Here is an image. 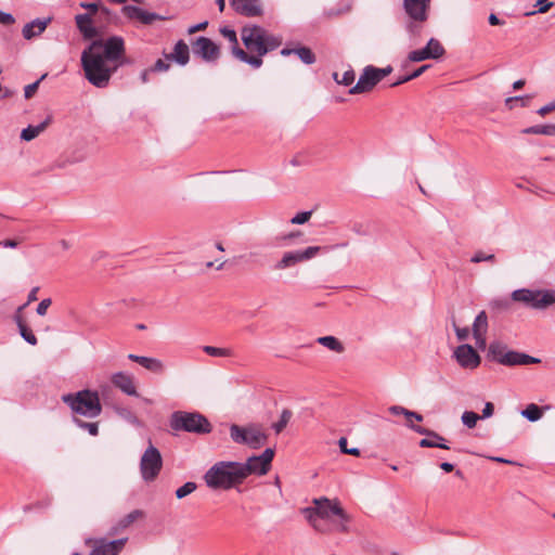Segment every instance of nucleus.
Returning a JSON list of instances; mask_svg holds the SVG:
<instances>
[{
	"instance_id": "obj_3",
	"label": "nucleus",
	"mask_w": 555,
	"mask_h": 555,
	"mask_svg": "<svg viewBox=\"0 0 555 555\" xmlns=\"http://www.w3.org/2000/svg\"><path fill=\"white\" fill-rule=\"evenodd\" d=\"M241 38L245 48L253 57H259L267 53L278 49L282 44V39L275 35L268 33L263 27L259 25H245L241 29Z\"/></svg>"
},
{
	"instance_id": "obj_34",
	"label": "nucleus",
	"mask_w": 555,
	"mask_h": 555,
	"mask_svg": "<svg viewBox=\"0 0 555 555\" xmlns=\"http://www.w3.org/2000/svg\"><path fill=\"white\" fill-rule=\"evenodd\" d=\"M294 54H296L300 61L307 65H311L315 62V54L308 47L299 46L295 48Z\"/></svg>"
},
{
	"instance_id": "obj_51",
	"label": "nucleus",
	"mask_w": 555,
	"mask_h": 555,
	"mask_svg": "<svg viewBox=\"0 0 555 555\" xmlns=\"http://www.w3.org/2000/svg\"><path fill=\"white\" fill-rule=\"evenodd\" d=\"M470 261L474 263H479L481 261L494 262L495 256L493 254H485L483 251H476L474 256L470 258Z\"/></svg>"
},
{
	"instance_id": "obj_56",
	"label": "nucleus",
	"mask_w": 555,
	"mask_h": 555,
	"mask_svg": "<svg viewBox=\"0 0 555 555\" xmlns=\"http://www.w3.org/2000/svg\"><path fill=\"white\" fill-rule=\"evenodd\" d=\"M27 307V304H24L22 306H20L17 308V310L15 311L14 315H13V320L14 322L16 323L17 327H21L23 325H25V321L23 319V315H22V311Z\"/></svg>"
},
{
	"instance_id": "obj_5",
	"label": "nucleus",
	"mask_w": 555,
	"mask_h": 555,
	"mask_svg": "<svg viewBox=\"0 0 555 555\" xmlns=\"http://www.w3.org/2000/svg\"><path fill=\"white\" fill-rule=\"evenodd\" d=\"M169 425L175 431L196 435H206L212 430L208 418L198 412L176 411L170 416Z\"/></svg>"
},
{
	"instance_id": "obj_58",
	"label": "nucleus",
	"mask_w": 555,
	"mask_h": 555,
	"mask_svg": "<svg viewBox=\"0 0 555 555\" xmlns=\"http://www.w3.org/2000/svg\"><path fill=\"white\" fill-rule=\"evenodd\" d=\"M80 7L86 9L91 16L96 14L100 9V4L96 2H81Z\"/></svg>"
},
{
	"instance_id": "obj_50",
	"label": "nucleus",
	"mask_w": 555,
	"mask_h": 555,
	"mask_svg": "<svg viewBox=\"0 0 555 555\" xmlns=\"http://www.w3.org/2000/svg\"><path fill=\"white\" fill-rule=\"evenodd\" d=\"M347 438L345 437H341L339 440H338V446L340 448V451L344 453V454H350V455H354V456H359L360 455V450L358 448H350V447H347Z\"/></svg>"
},
{
	"instance_id": "obj_60",
	"label": "nucleus",
	"mask_w": 555,
	"mask_h": 555,
	"mask_svg": "<svg viewBox=\"0 0 555 555\" xmlns=\"http://www.w3.org/2000/svg\"><path fill=\"white\" fill-rule=\"evenodd\" d=\"M374 72L376 73L379 81H382L386 76H388L392 72V67L390 65L384 68H377L374 66Z\"/></svg>"
},
{
	"instance_id": "obj_19",
	"label": "nucleus",
	"mask_w": 555,
	"mask_h": 555,
	"mask_svg": "<svg viewBox=\"0 0 555 555\" xmlns=\"http://www.w3.org/2000/svg\"><path fill=\"white\" fill-rule=\"evenodd\" d=\"M75 22L78 30L85 39H93L100 35L99 28L93 25L91 14H78L75 16Z\"/></svg>"
},
{
	"instance_id": "obj_49",
	"label": "nucleus",
	"mask_w": 555,
	"mask_h": 555,
	"mask_svg": "<svg viewBox=\"0 0 555 555\" xmlns=\"http://www.w3.org/2000/svg\"><path fill=\"white\" fill-rule=\"evenodd\" d=\"M242 466L247 468V470L244 474V480L251 474L261 476L260 473L257 469H260L259 462H249V457L245 463H242Z\"/></svg>"
},
{
	"instance_id": "obj_42",
	"label": "nucleus",
	"mask_w": 555,
	"mask_h": 555,
	"mask_svg": "<svg viewBox=\"0 0 555 555\" xmlns=\"http://www.w3.org/2000/svg\"><path fill=\"white\" fill-rule=\"evenodd\" d=\"M408 60L410 62L417 63V62H423L425 60H433V57H431L429 51H427V49L424 47L422 49L411 51L408 54Z\"/></svg>"
},
{
	"instance_id": "obj_64",
	"label": "nucleus",
	"mask_w": 555,
	"mask_h": 555,
	"mask_svg": "<svg viewBox=\"0 0 555 555\" xmlns=\"http://www.w3.org/2000/svg\"><path fill=\"white\" fill-rule=\"evenodd\" d=\"M493 412L494 405L491 402H486L480 418H489L493 415Z\"/></svg>"
},
{
	"instance_id": "obj_59",
	"label": "nucleus",
	"mask_w": 555,
	"mask_h": 555,
	"mask_svg": "<svg viewBox=\"0 0 555 555\" xmlns=\"http://www.w3.org/2000/svg\"><path fill=\"white\" fill-rule=\"evenodd\" d=\"M14 23H15V18L11 13L0 11V24L8 26V25H12Z\"/></svg>"
},
{
	"instance_id": "obj_44",
	"label": "nucleus",
	"mask_w": 555,
	"mask_h": 555,
	"mask_svg": "<svg viewBox=\"0 0 555 555\" xmlns=\"http://www.w3.org/2000/svg\"><path fill=\"white\" fill-rule=\"evenodd\" d=\"M203 350L210 357H230L232 351L228 348L204 346Z\"/></svg>"
},
{
	"instance_id": "obj_12",
	"label": "nucleus",
	"mask_w": 555,
	"mask_h": 555,
	"mask_svg": "<svg viewBox=\"0 0 555 555\" xmlns=\"http://www.w3.org/2000/svg\"><path fill=\"white\" fill-rule=\"evenodd\" d=\"M127 541V538H121L113 541H107L104 538H89L86 540V544H93V547L89 555H118L125 547Z\"/></svg>"
},
{
	"instance_id": "obj_17",
	"label": "nucleus",
	"mask_w": 555,
	"mask_h": 555,
	"mask_svg": "<svg viewBox=\"0 0 555 555\" xmlns=\"http://www.w3.org/2000/svg\"><path fill=\"white\" fill-rule=\"evenodd\" d=\"M454 356L457 363L464 369H475L480 364V357L477 351L468 344L459 346Z\"/></svg>"
},
{
	"instance_id": "obj_29",
	"label": "nucleus",
	"mask_w": 555,
	"mask_h": 555,
	"mask_svg": "<svg viewBox=\"0 0 555 555\" xmlns=\"http://www.w3.org/2000/svg\"><path fill=\"white\" fill-rule=\"evenodd\" d=\"M267 441V435L262 433L261 430L249 427L248 434H247V441H245L244 444H247L248 447L253 449L260 448L264 442Z\"/></svg>"
},
{
	"instance_id": "obj_32",
	"label": "nucleus",
	"mask_w": 555,
	"mask_h": 555,
	"mask_svg": "<svg viewBox=\"0 0 555 555\" xmlns=\"http://www.w3.org/2000/svg\"><path fill=\"white\" fill-rule=\"evenodd\" d=\"M425 48L427 49V51H429L433 60H438L446 53L443 46L436 38H430Z\"/></svg>"
},
{
	"instance_id": "obj_43",
	"label": "nucleus",
	"mask_w": 555,
	"mask_h": 555,
	"mask_svg": "<svg viewBox=\"0 0 555 555\" xmlns=\"http://www.w3.org/2000/svg\"><path fill=\"white\" fill-rule=\"evenodd\" d=\"M197 488V485L193 481H188L185 482L183 486H181L180 488H178L176 490V498L181 500L185 496H188L189 494L193 493Z\"/></svg>"
},
{
	"instance_id": "obj_31",
	"label": "nucleus",
	"mask_w": 555,
	"mask_h": 555,
	"mask_svg": "<svg viewBox=\"0 0 555 555\" xmlns=\"http://www.w3.org/2000/svg\"><path fill=\"white\" fill-rule=\"evenodd\" d=\"M528 134L555 135V124L535 125L524 130Z\"/></svg>"
},
{
	"instance_id": "obj_18",
	"label": "nucleus",
	"mask_w": 555,
	"mask_h": 555,
	"mask_svg": "<svg viewBox=\"0 0 555 555\" xmlns=\"http://www.w3.org/2000/svg\"><path fill=\"white\" fill-rule=\"evenodd\" d=\"M233 10L247 17H255L262 14L259 0H230Z\"/></svg>"
},
{
	"instance_id": "obj_33",
	"label": "nucleus",
	"mask_w": 555,
	"mask_h": 555,
	"mask_svg": "<svg viewBox=\"0 0 555 555\" xmlns=\"http://www.w3.org/2000/svg\"><path fill=\"white\" fill-rule=\"evenodd\" d=\"M144 517V512L141 511V509H133L132 512H130L129 514H127L126 516H124L117 524V527L119 529H126L128 528L130 525H132L135 520L140 519V518H143Z\"/></svg>"
},
{
	"instance_id": "obj_57",
	"label": "nucleus",
	"mask_w": 555,
	"mask_h": 555,
	"mask_svg": "<svg viewBox=\"0 0 555 555\" xmlns=\"http://www.w3.org/2000/svg\"><path fill=\"white\" fill-rule=\"evenodd\" d=\"M388 410L393 415H404L405 417L412 415V411L400 405H391Z\"/></svg>"
},
{
	"instance_id": "obj_38",
	"label": "nucleus",
	"mask_w": 555,
	"mask_h": 555,
	"mask_svg": "<svg viewBox=\"0 0 555 555\" xmlns=\"http://www.w3.org/2000/svg\"><path fill=\"white\" fill-rule=\"evenodd\" d=\"M74 424L80 429L87 430L91 436L99 435V423L98 422H85L78 417H73Z\"/></svg>"
},
{
	"instance_id": "obj_55",
	"label": "nucleus",
	"mask_w": 555,
	"mask_h": 555,
	"mask_svg": "<svg viewBox=\"0 0 555 555\" xmlns=\"http://www.w3.org/2000/svg\"><path fill=\"white\" fill-rule=\"evenodd\" d=\"M52 300L51 298L42 299L39 305L37 306L36 312L38 315L43 317L47 314L48 308L51 306Z\"/></svg>"
},
{
	"instance_id": "obj_21",
	"label": "nucleus",
	"mask_w": 555,
	"mask_h": 555,
	"mask_svg": "<svg viewBox=\"0 0 555 555\" xmlns=\"http://www.w3.org/2000/svg\"><path fill=\"white\" fill-rule=\"evenodd\" d=\"M112 383L116 388L120 389L128 396L138 395L135 386L133 384V378L129 374H126L124 372H117L112 376Z\"/></svg>"
},
{
	"instance_id": "obj_27",
	"label": "nucleus",
	"mask_w": 555,
	"mask_h": 555,
	"mask_svg": "<svg viewBox=\"0 0 555 555\" xmlns=\"http://www.w3.org/2000/svg\"><path fill=\"white\" fill-rule=\"evenodd\" d=\"M508 348L505 344L501 341H492L489 345L488 349V357L492 360L498 362L499 364L504 365L505 363V357L508 352Z\"/></svg>"
},
{
	"instance_id": "obj_1",
	"label": "nucleus",
	"mask_w": 555,
	"mask_h": 555,
	"mask_svg": "<svg viewBox=\"0 0 555 555\" xmlns=\"http://www.w3.org/2000/svg\"><path fill=\"white\" fill-rule=\"evenodd\" d=\"M125 52V40L120 36L94 39L81 53L87 80L96 88L107 87L119 67L131 64Z\"/></svg>"
},
{
	"instance_id": "obj_36",
	"label": "nucleus",
	"mask_w": 555,
	"mask_h": 555,
	"mask_svg": "<svg viewBox=\"0 0 555 555\" xmlns=\"http://www.w3.org/2000/svg\"><path fill=\"white\" fill-rule=\"evenodd\" d=\"M247 434L248 428H243L235 424L230 427L231 439L236 443L244 444L247 441Z\"/></svg>"
},
{
	"instance_id": "obj_61",
	"label": "nucleus",
	"mask_w": 555,
	"mask_h": 555,
	"mask_svg": "<svg viewBox=\"0 0 555 555\" xmlns=\"http://www.w3.org/2000/svg\"><path fill=\"white\" fill-rule=\"evenodd\" d=\"M207 26H208V22L207 21H204L202 23L192 25V26L189 27L188 34L192 35V34H195L197 31L205 30L207 28Z\"/></svg>"
},
{
	"instance_id": "obj_8",
	"label": "nucleus",
	"mask_w": 555,
	"mask_h": 555,
	"mask_svg": "<svg viewBox=\"0 0 555 555\" xmlns=\"http://www.w3.org/2000/svg\"><path fill=\"white\" fill-rule=\"evenodd\" d=\"M347 243L336 244L334 246H309L302 250H293L284 253L281 260L274 264L275 270H285L299 262L308 261L315 257L321 250L328 251L337 247H345Z\"/></svg>"
},
{
	"instance_id": "obj_13",
	"label": "nucleus",
	"mask_w": 555,
	"mask_h": 555,
	"mask_svg": "<svg viewBox=\"0 0 555 555\" xmlns=\"http://www.w3.org/2000/svg\"><path fill=\"white\" fill-rule=\"evenodd\" d=\"M408 427L420 435L426 436V438H423L418 442L421 448H440V449H444V450L450 449V447L444 443L446 439L438 433H436L431 429L425 428L423 426L412 424V423H409Z\"/></svg>"
},
{
	"instance_id": "obj_11",
	"label": "nucleus",
	"mask_w": 555,
	"mask_h": 555,
	"mask_svg": "<svg viewBox=\"0 0 555 555\" xmlns=\"http://www.w3.org/2000/svg\"><path fill=\"white\" fill-rule=\"evenodd\" d=\"M313 504L317 506V508L320 509L319 517L321 519H327L331 517V515H335L339 517V519L344 522L340 525V530L346 531V522L349 521V516L347 513L343 509V507L339 505L337 501H331L330 499L323 496L319 499H313Z\"/></svg>"
},
{
	"instance_id": "obj_30",
	"label": "nucleus",
	"mask_w": 555,
	"mask_h": 555,
	"mask_svg": "<svg viewBox=\"0 0 555 555\" xmlns=\"http://www.w3.org/2000/svg\"><path fill=\"white\" fill-rule=\"evenodd\" d=\"M317 343L332 351L337 352V353H341L345 351V347H344L343 343L334 336L319 337L317 339Z\"/></svg>"
},
{
	"instance_id": "obj_24",
	"label": "nucleus",
	"mask_w": 555,
	"mask_h": 555,
	"mask_svg": "<svg viewBox=\"0 0 555 555\" xmlns=\"http://www.w3.org/2000/svg\"><path fill=\"white\" fill-rule=\"evenodd\" d=\"M50 22H51V17L43 18V20L36 18V20L27 23L22 29L23 37L27 40H30L34 37L41 35L46 30V28L50 24Z\"/></svg>"
},
{
	"instance_id": "obj_41",
	"label": "nucleus",
	"mask_w": 555,
	"mask_h": 555,
	"mask_svg": "<svg viewBox=\"0 0 555 555\" xmlns=\"http://www.w3.org/2000/svg\"><path fill=\"white\" fill-rule=\"evenodd\" d=\"M512 298H496L491 300L490 307L498 312H508L512 309Z\"/></svg>"
},
{
	"instance_id": "obj_48",
	"label": "nucleus",
	"mask_w": 555,
	"mask_h": 555,
	"mask_svg": "<svg viewBox=\"0 0 555 555\" xmlns=\"http://www.w3.org/2000/svg\"><path fill=\"white\" fill-rule=\"evenodd\" d=\"M47 77V74H43L38 80L35 82L27 85L24 89V96L26 99H30L34 96V94L37 92L40 82Z\"/></svg>"
},
{
	"instance_id": "obj_45",
	"label": "nucleus",
	"mask_w": 555,
	"mask_h": 555,
	"mask_svg": "<svg viewBox=\"0 0 555 555\" xmlns=\"http://www.w3.org/2000/svg\"><path fill=\"white\" fill-rule=\"evenodd\" d=\"M478 420H480V416L473 411H465L462 414V422L469 429L476 426Z\"/></svg>"
},
{
	"instance_id": "obj_54",
	"label": "nucleus",
	"mask_w": 555,
	"mask_h": 555,
	"mask_svg": "<svg viewBox=\"0 0 555 555\" xmlns=\"http://www.w3.org/2000/svg\"><path fill=\"white\" fill-rule=\"evenodd\" d=\"M170 68V64L162 59H158L154 65L150 68L151 72H167Z\"/></svg>"
},
{
	"instance_id": "obj_25",
	"label": "nucleus",
	"mask_w": 555,
	"mask_h": 555,
	"mask_svg": "<svg viewBox=\"0 0 555 555\" xmlns=\"http://www.w3.org/2000/svg\"><path fill=\"white\" fill-rule=\"evenodd\" d=\"M128 359L133 362L139 363L141 366H143L144 369H146L153 373L162 374L164 372L163 362L156 358H149V357H144V356H137V354L130 353L128 356Z\"/></svg>"
},
{
	"instance_id": "obj_7",
	"label": "nucleus",
	"mask_w": 555,
	"mask_h": 555,
	"mask_svg": "<svg viewBox=\"0 0 555 555\" xmlns=\"http://www.w3.org/2000/svg\"><path fill=\"white\" fill-rule=\"evenodd\" d=\"M402 9L406 15V20L404 22V30L408 34L410 46H417L422 41L430 10L417 8Z\"/></svg>"
},
{
	"instance_id": "obj_39",
	"label": "nucleus",
	"mask_w": 555,
	"mask_h": 555,
	"mask_svg": "<svg viewBox=\"0 0 555 555\" xmlns=\"http://www.w3.org/2000/svg\"><path fill=\"white\" fill-rule=\"evenodd\" d=\"M301 513L304 514V516L306 517V519L308 520V522L314 528V529H319V526H318V519L320 518L319 517V513H320V509L317 508V506H308V507H305L301 509Z\"/></svg>"
},
{
	"instance_id": "obj_2",
	"label": "nucleus",
	"mask_w": 555,
	"mask_h": 555,
	"mask_svg": "<svg viewBox=\"0 0 555 555\" xmlns=\"http://www.w3.org/2000/svg\"><path fill=\"white\" fill-rule=\"evenodd\" d=\"M246 470L241 462L219 461L204 474L203 479L209 489L227 491L244 482Z\"/></svg>"
},
{
	"instance_id": "obj_10",
	"label": "nucleus",
	"mask_w": 555,
	"mask_h": 555,
	"mask_svg": "<svg viewBox=\"0 0 555 555\" xmlns=\"http://www.w3.org/2000/svg\"><path fill=\"white\" fill-rule=\"evenodd\" d=\"M220 34L231 42V52L241 62L250 65L254 68H259L262 65V60L259 57H253L246 51L238 46L236 31L228 26L220 28Z\"/></svg>"
},
{
	"instance_id": "obj_46",
	"label": "nucleus",
	"mask_w": 555,
	"mask_h": 555,
	"mask_svg": "<svg viewBox=\"0 0 555 555\" xmlns=\"http://www.w3.org/2000/svg\"><path fill=\"white\" fill-rule=\"evenodd\" d=\"M18 332H20V335L22 336V338L26 343H28L31 346L37 345L38 339H37L36 335L33 333V331L26 324L18 327Z\"/></svg>"
},
{
	"instance_id": "obj_6",
	"label": "nucleus",
	"mask_w": 555,
	"mask_h": 555,
	"mask_svg": "<svg viewBox=\"0 0 555 555\" xmlns=\"http://www.w3.org/2000/svg\"><path fill=\"white\" fill-rule=\"evenodd\" d=\"M511 298L524 304L527 308L545 310L555 305V289L519 288L512 292Z\"/></svg>"
},
{
	"instance_id": "obj_40",
	"label": "nucleus",
	"mask_w": 555,
	"mask_h": 555,
	"mask_svg": "<svg viewBox=\"0 0 555 555\" xmlns=\"http://www.w3.org/2000/svg\"><path fill=\"white\" fill-rule=\"evenodd\" d=\"M333 79L338 83L343 86H351L356 79L354 70L349 68L346 70L341 76H339L338 73L333 74Z\"/></svg>"
},
{
	"instance_id": "obj_20",
	"label": "nucleus",
	"mask_w": 555,
	"mask_h": 555,
	"mask_svg": "<svg viewBox=\"0 0 555 555\" xmlns=\"http://www.w3.org/2000/svg\"><path fill=\"white\" fill-rule=\"evenodd\" d=\"M167 61H175L180 66H185L190 61V49L184 40H178L173 47V51L165 54Z\"/></svg>"
},
{
	"instance_id": "obj_22",
	"label": "nucleus",
	"mask_w": 555,
	"mask_h": 555,
	"mask_svg": "<svg viewBox=\"0 0 555 555\" xmlns=\"http://www.w3.org/2000/svg\"><path fill=\"white\" fill-rule=\"evenodd\" d=\"M541 359L529 356L524 352L508 350L505 357V366H516V365H528L540 363Z\"/></svg>"
},
{
	"instance_id": "obj_4",
	"label": "nucleus",
	"mask_w": 555,
	"mask_h": 555,
	"mask_svg": "<svg viewBox=\"0 0 555 555\" xmlns=\"http://www.w3.org/2000/svg\"><path fill=\"white\" fill-rule=\"evenodd\" d=\"M62 400L74 413L88 418L98 417L102 413L99 393L93 390L83 389L75 393H66L63 395Z\"/></svg>"
},
{
	"instance_id": "obj_35",
	"label": "nucleus",
	"mask_w": 555,
	"mask_h": 555,
	"mask_svg": "<svg viewBox=\"0 0 555 555\" xmlns=\"http://www.w3.org/2000/svg\"><path fill=\"white\" fill-rule=\"evenodd\" d=\"M521 415L529 422H537L542 417L543 413L539 405L530 403L521 411Z\"/></svg>"
},
{
	"instance_id": "obj_26",
	"label": "nucleus",
	"mask_w": 555,
	"mask_h": 555,
	"mask_svg": "<svg viewBox=\"0 0 555 555\" xmlns=\"http://www.w3.org/2000/svg\"><path fill=\"white\" fill-rule=\"evenodd\" d=\"M274 454V449L267 448L260 455L249 456V462H259L260 469L257 470L260 473V475H266L271 468Z\"/></svg>"
},
{
	"instance_id": "obj_62",
	"label": "nucleus",
	"mask_w": 555,
	"mask_h": 555,
	"mask_svg": "<svg viewBox=\"0 0 555 555\" xmlns=\"http://www.w3.org/2000/svg\"><path fill=\"white\" fill-rule=\"evenodd\" d=\"M553 111H555V100L553 102H550L546 105L540 107L538 109V114L541 116H545Z\"/></svg>"
},
{
	"instance_id": "obj_9",
	"label": "nucleus",
	"mask_w": 555,
	"mask_h": 555,
	"mask_svg": "<svg viewBox=\"0 0 555 555\" xmlns=\"http://www.w3.org/2000/svg\"><path fill=\"white\" fill-rule=\"evenodd\" d=\"M163 467V459L159 450L150 444L144 451L140 461V472L142 479L146 482L154 481Z\"/></svg>"
},
{
	"instance_id": "obj_14",
	"label": "nucleus",
	"mask_w": 555,
	"mask_h": 555,
	"mask_svg": "<svg viewBox=\"0 0 555 555\" xmlns=\"http://www.w3.org/2000/svg\"><path fill=\"white\" fill-rule=\"evenodd\" d=\"M122 13L127 18L139 21L143 25H151L155 21H167L170 18L169 16L145 11L135 5H125Z\"/></svg>"
},
{
	"instance_id": "obj_53",
	"label": "nucleus",
	"mask_w": 555,
	"mask_h": 555,
	"mask_svg": "<svg viewBox=\"0 0 555 555\" xmlns=\"http://www.w3.org/2000/svg\"><path fill=\"white\" fill-rule=\"evenodd\" d=\"M311 210L298 212L291 219V222L293 224H304L311 218Z\"/></svg>"
},
{
	"instance_id": "obj_63",
	"label": "nucleus",
	"mask_w": 555,
	"mask_h": 555,
	"mask_svg": "<svg viewBox=\"0 0 555 555\" xmlns=\"http://www.w3.org/2000/svg\"><path fill=\"white\" fill-rule=\"evenodd\" d=\"M455 333L459 340H465L469 336V328L455 326Z\"/></svg>"
},
{
	"instance_id": "obj_15",
	"label": "nucleus",
	"mask_w": 555,
	"mask_h": 555,
	"mask_svg": "<svg viewBox=\"0 0 555 555\" xmlns=\"http://www.w3.org/2000/svg\"><path fill=\"white\" fill-rule=\"evenodd\" d=\"M193 51L207 62L216 61L220 56V48L211 39L204 36L196 39Z\"/></svg>"
},
{
	"instance_id": "obj_52",
	"label": "nucleus",
	"mask_w": 555,
	"mask_h": 555,
	"mask_svg": "<svg viewBox=\"0 0 555 555\" xmlns=\"http://www.w3.org/2000/svg\"><path fill=\"white\" fill-rule=\"evenodd\" d=\"M552 5H553V3L552 2H547V0H538L535 5H534L537 8V10L531 11V12H527L525 15L526 16H530V15H533L535 13H545Z\"/></svg>"
},
{
	"instance_id": "obj_23",
	"label": "nucleus",
	"mask_w": 555,
	"mask_h": 555,
	"mask_svg": "<svg viewBox=\"0 0 555 555\" xmlns=\"http://www.w3.org/2000/svg\"><path fill=\"white\" fill-rule=\"evenodd\" d=\"M488 328V317L485 311H480L473 323V335L476 339V344L480 347H485L486 339L485 334Z\"/></svg>"
},
{
	"instance_id": "obj_37",
	"label": "nucleus",
	"mask_w": 555,
	"mask_h": 555,
	"mask_svg": "<svg viewBox=\"0 0 555 555\" xmlns=\"http://www.w3.org/2000/svg\"><path fill=\"white\" fill-rule=\"evenodd\" d=\"M293 416V412L288 409H284L280 415V420L272 424V429L275 434H280L287 426L288 422Z\"/></svg>"
},
{
	"instance_id": "obj_16",
	"label": "nucleus",
	"mask_w": 555,
	"mask_h": 555,
	"mask_svg": "<svg viewBox=\"0 0 555 555\" xmlns=\"http://www.w3.org/2000/svg\"><path fill=\"white\" fill-rule=\"evenodd\" d=\"M378 82L379 79L374 72V66L367 65L360 75L358 82L349 90V94L370 92Z\"/></svg>"
},
{
	"instance_id": "obj_28",
	"label": "nucleus",
	"mask_w": 555,
	"mask_h": 555,
	"mask_svg": "<svg viewBox=\"0 0 555 555\" xmlns=\"http://www.w3.org/2000/svg\"><path fill=\"white\" fill-rule=\"evenodd\" d=\"M52 117L48 116L43 121L36 126L29 125L28 127L22 130L21 139L24 141L34 140L48 127V125H50Z\"/></svg>"
},
{
	"instance_id": "obj_47",
	"label": "nucleus",
	"mask_w": 555,
	"mask_h": 555,
	"mask_svg": "<svg viewBox=\"0 0 555 555\" xmlns=\"http://www.w3.org/2000/svg\"><path fill=\"white\" fill-rule=\"evenodd\" d=\"M431 0H402V8H417L430 10Z\"/></svg>"
}]
</instances>
